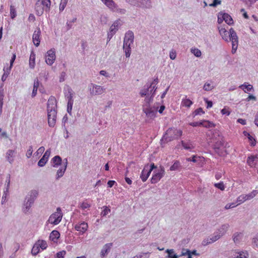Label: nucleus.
<instances>
[{
  "mask_svg": "<svg viewBox=\"0 0 258 258\" xmlns=\"http://www.w3.org/2000/svg\"><path fill=\"white\" fill-rule=\"evenodd\" d=\"M219 32L221 36L222 39L225 41H229L232 42V53H235L238 45V38L235 30L231 28L228 31L226 28L223 26H218Z\"/></svg>",
  "mask_w": 258,
  "mask_h": 258,
  "instance_id": "f257e3e1",
  "label": "nucleus"
},
{
  "mask_svg": "<svg viewBox=\"0 0 258 258\" xmlns=\"http://www.w3.org/2000/svg\"><path fill=\"white\" fill-rule=\"evenodd\" d=\"M182 135L181 130L175 127L169 128L163 136V140L166 142H171L174 140L178 139Z\"/></svg>",
  "mask_w": 258,
  "mask_h": 258,
  "instance_id": "f03ea898",
  "label": "nucleus"
},
{
  "mask_svg": "<svg viewBox=\"0 0 258 258\" xmlns=\"http://www.w3.org/2000/svg\"><path fill=\"white\" fill-rule=\"evenodd\" d=\"M165 175V169L164 167L160 166L159 168L153 172L152 177L151 179V183H157Z\"/></svg>",
  "mask_w": 258,
  "mask_h": 258,
  "instance_id": "7ed1b4c3",
  "label": "nucleus"
},
{
  "mask_svg": "<svg viewBox=\"0 0 258 258\" xmlns=\"http://www.w3.org/2000/svg\"><path fill=\"white\" fill-rule=\"evenodd\" d=\"M62 214L60 208H57L56 212L52 214L49 218L48 221L51 224L57 225L61 221Z\"/></svg>",
  "mask_w": 258,
  "mask_h": 258,
  "instance_id": "20e7f679",
  "label": "nucleus"
},
{
  "mask_svg": "<svg viewBox=\"0 0 258 258\" xmlns=\"http://www.w3.org/2000/svg\"><path fill=\"white\" fill-rule=\"evenodd\" d=\"M219 231L220 232L219 234H216L213 236L212 237L208 238L207 239H204L202 242V244L204 246L207 245L209 244L212 243L219 239L225 232V229L221 227L219 229Z\"/></svg>",
  "mask_w": 258,
  "mask_h": 258,
  "instance_id": "39448f33",
  "label": "nucleus"
},
{
  "mask_svg": "<svg viewBox=\"0 0 258 258\" xmlns=\"http://www.w3.org/2000/svg\"><path fill=\"white\" fill-rule=\"evenodd\" d=\"M38 195V192L36 190H32L30 192L29 198H27V202L25 204L24 212L26 213L29 210L31 205L33 203L35 198Z\"/></svg>",
  "mask_w": 258,
  "mask_h": 258,
  "instance_id": "423d86ee",
  "label": "nucleus"
},
{
  "mask_svg": "<svg viewBox=\"0 0 258 258\" xmlns=\"http://www.w3.org/2000/svg\"><path fill=\"white\" fill-rule=\"evenodd\" d=\"M56 110L47 111L48 123L49 126L53 127L56 123Z\"/></svg>",
  "mask_w": 258,
  "mask_h": 258,
  "instance_id": "0eeeda50",
  "label": "nucleus"
},
{
  "mask_svg": "<svg viewBox=\"0 0 258 258\" xmlns=\"http://www.w3.org/2000/svg\"><path fill=\"white\" fill-rule=\"evenodd\" d=\"M134 39V35L133 32L128 31L125 34L123 41V47L125 48L126 46H131L133 44Z\"/></svg>",
  "mask_w": 258,
  "mask_h": 258,
  "instance_id": "6e6552de",
  "label": "nucleus"
},
{
  "mask_svg": "<svg viewBox=\"0 0 258 258\" xmlns=\"http://www.w3.org/2000/svg\"><path fill=\"white\" fill-rule=\"evenodd\" d=\"M247 164L251 168H255L258 173V155H251L248 157Z\"/></svg>",
  "mask_w": 258,
  "mask_h": 258,
  "instance_id": "1a4fd4ad",
  "label": "nucleus"
},
{
  "mask_svg": "<svg viewBox=\"0 0 258 258\" xmlns=\"http://www.w3.org/2000/svg\"><path fill=\"white\" fill-rule=\"evenodd\" d=\"M55 59V52L54 48L49 50L46 55L45 62L48 65H52Z\"/></svg>",
  "mask_w": 258,
  "mask_h": 258,
  "instance_id": "9d476101",
  "label": "nucleus"
},
{
  "mask_svg": "<svg viewBox=\"0 0 258 258\" xmlns=\"http://www.w3.org/2000/svg\"><path fill=\"white\" fill-rule=\"evenodd\" d=\"M157 83H158V79H155L153 81V82L151 83V85L149 87L148 86L147 88L142 89L140 91V94L141 96L142 97H144L146 95L148 94L150 88H152V90H151V91H150L151 93L152 92V91L153 90H154V91H155V90L156 89V86L157 84Z\"/></svg>",
  "mask_w": 258,
  "mask_h": 258,
  "instance_id": "9b49d317",
  "label": "nucleus"
},
{
  "mask_svg": "<svg viewBox=\"0 0 258 258\" xmlns=\"http://www.w3.org/2000/svg\"><path fill=\"white\" fill-rule=\"evenodd\" d=\"M92 88H90V93L93 95H101L105 91V89L101 86L95 84H92Z\"/></svg>",
  "mask_w": 258,
  "mask_h": 258,
  "instance_id": "f8f14e48",
  "label": "nucleus"
},
{
  "mask_svg": "<svg viewBox=\"0 0 258 258\" xmlns=\"http://www.w3.org/2000/svg\"><path fill=\"white\" fill-rule=\"evenodd\" d=\"M40 35H41V31L39 28H37L36 30L34 31L33 36H32V40L34 44L36 46H38L40 44Z\"/></svg>",
  "mask_w": 258,
  "mask_h": 258,
  "instance_id": "ddd939ff",
  "label": "nucleus"
},
{
  "mask_svg": "<svg viewBox=\"0 0 258 258\" xmlns=\"http://www.w3.org/2000/svg\"><path fill=\"white\" fill-rule=\"evenodd\" d=\"M51 152L50 149L47 150L44 153L43 157L40 159L38 162V165L40 167L44 166L47 162L50 156Z\"/></svg>",
  "mask_w": 258,
  "mask_h": 258,
  "instance_id": "4468645a",
  "label": "nucleus"
},
{
  "mask_svg": "<svg viewBox=\"0 0 258 258\" xmlns=\"http://www.w3.org/2000/svg\"><path fill=\"white\" fill-rule=\"evenodd\" d=\"M143 111L146 114V116L150 119H153L157 113V111L150 107H147L143 108Z\"/></svg>",
  "mask_w": 258,
  "mask_h": 258,
  "instance_id": "2eb2a0df",
  "label": "nucleus"
},
{
  "mask_svg": "<svg viewBox=\"0 0 258 258\" xmlns=\"http://www.w3.org/2000/svg\"><path fill=\"white\" fill-rule=\"evenodd\" d=\"M56 110V100L52 96H50L47 101V111Z\"/></svg>",
  "mask_w": 258,
  "mask_h": 258,
  "instance_id": "dca6fc26",
  "label": "nucleus"
},
{
  "mask_svg": "<svg viewBox=\"0 0 258 258\" xmlns=\"http://www.w3.org/2000/svg\"><path fill=\"white\" fill-rule=\"evenodd\" d=\"M119 24V22L117 21L114 22V23L111 26L110 28V31L108 34V38H109V40H110L112 36L115 33L116 31L117 30Z\"/></svg>",
  "mask_w": 258,
  "mask_h": 258,
  "instance_id": "f3484780",
  "label": "nucleus"
},
{
  "mask_svg": "<svg viewBox=\"0 0 258 258\" xmlns=\"http://www.w3.org/2000/svg\"><path fill=\"white\" fill-rule=\"evenodd\" d=\"M112 246V243H107L103 246L100 252V255L102 257H104L108 254V253L110 251Z\"/></svg>",
  "mask_w": 258,
  "mask_h": 258,
  "instance_id": "a211bd4d",
  "label": "nucleus"
},
{
  "mask_svg": "<svg viewBox=\"0 0 258 258\" xmlns=\"http://www.w3.org/2000/svg\"><path fill=\"white\" fill-rule=\"evenodd\" d=\"M151 172H150L148 170V165H146L143 170L142 171L141 174L140 175V178L143 182H145L149 176H150Z\"/></svg>",
  "mask_w": 258,
  "mask_h": 258,
  "instance_id": "6ab92c4d",
  "label": "nucleus"
},
{
  "mask_svg": "<svg viewBox=\"0 0 258 258\" xmlns=\"http://www.w3.org/2000/svg\"><path fill=\"white\" fill-rule=\"evenodd\" d=\"M102 2L111 11H115L117 9V6L113 0H101Z\"/></svg>",
  "mask_w": 258,
  "mask_h": 258,
  "instance_id": "aec40b11",
  "label": "nucleus"
},
{
  "mask_svg": "<svg viewBox=\"0 0 258 258\" xmlns=\"http://www.w3.org/2000/svg\"><path fill=\"white\" fill-rule=\"evenodd\" d=\"M16 153V151L13 150H9L7 152L6 158L10 163L12 164L14 162Z\"/></svg>",
  "mask_w": 258,
  "mask_h": 258,
  "instance_id": "412c9836",
  "label": "nucleus"
},
{
  "mask_svg": "<svg viewBox=\"0 0 258 258\" xmlns=\"http://www.w3.org/2000/svg\"><path fill=\"white\" fill-rule=\"evenodd\" d=\"M239 87L246 93H248L251 91H253V86L251 85L248 84L247 83H244L239 86Z\"/></svg>",
  "mask_w": 258,
  "mask_h": 258,
  "instance_id": "4be33fe9",
  "label": "nucleus"
},
{
  "mask_svg": "<svg viewBox=\"0 0 258 258\" xmlns=\"http://www.w3.org/2000/svg\"><path fill=\"white\" fill-rule=\"evenodd\" d=\"M181 143L182 146L183 147L184 149L191 150L195 148V146H194L192 142H191L190 141H181Z\"/></svg>",
  "mask_w": 258,
  "mask_h": 258,
  "instance_id": "5701e85b",
  "label": "nucleus"
},
{
  "mask_svg": "<svg viewBox=\"0 0 258 258\" xmlns=\"http://www.w3.org/2000/svg\"><path fill=\"white\" fill-rule=\"evenodd\" d=\"M40 5L43 6V8L46 12H49L50 10L51 1L50 0H41L40 3Z\"/></svg>",
  "mask_w": 258,
  "mask_h": 258,
  "instance_id": "b1692460",
  "label": "nucleus"
},
{
  "mask_svg": "<svg viewBox=\"0 0 258 258\" xmlns=\"http://www.w3.org/2000/svg\"><path fill=\"white\" fill-rule=\"evenodd\" d=\"M61 158L59 156H55L51 159L52 165L53 167H58L61 164Z\"/></svg>",
  "mask_w": 258,
  "mask_h": 258,
  "instance_id": "393cba45",
  "label": "nucleus"
},
{
  "mask_svg": "<svg viewBox=\"0 0 258 258\" xmlns=\"http://www.w3.org/2000/svg\"><path fill=\"white\" fill-rule=\"evenodd\" d=\"M243 235L242 233H235L233 236V240L235 244H238L242 240Z\"/></svg>",
  "mask_w": 258,
  "mask_h": 258,
  "instance_id": "a878e982",
  "label": "nucleus"
},
{
  "mask_svg": "<svg viewBox=\"0 0 258 258\" xmlns=\"http://www.w3.org/2000/svg\"><path fill=\"white\" fill-rule=\"evenodd\" d=\"M36 14L38 16H41L44 11V9L41 6L40 1H38L35 4Z\"/></svg>",
  "mask_w": 258,
  "mask_h": 258,
  "instance_id": "bb28decb",
  "label": "nucleus"
},
{
  "mask_svg": "<svg viewBox=\"0 0 258 258\" xmlns=\"http://www.w3.org/2000/svg\"><path fill=\"white\" fill-rule=\"evenodd\" d=\"M35 66V53L32 51L29 58V67L31 69H34Z\"/></svg>",
  "mask_w": 258,
  "mask_h": 258,
  "instance_id": "cd10ccee",
  "label": "nucleus"
},
{
  "mask_svg": "<svg viewBox=\"0 0 258 258\" xmlns=\"http://www.w3.org/2000/svg\"><path fill=\"white\" fill-rule=\"evenodd\" d=\"M139 3L137 4L138 7L143 8H149L151 2L150 0H137Z\"/></svg>",
  "mask_w": 258,
  "mask_h": 258,
  "instance_id": "c85d7f7f",
  "label": "nucleus"
},
{
  "mask_svg": "<svg viewBox=\"0 0 258 258\" xmlns=\"http://www.w3.org/2000/svg\"><path fill=\"white\" fill-rule=\"evenodd\" d=\"M192 104V101L189 99L187 98L186 96L185 98L182 99L181 106L189 108Z\"/></svg>",
  "mask_w": 258,
  "mask_h": 258,
  "instance_id": "c756f323",
  "label": "nucleus"
},
{
  "mask_svg": "<svg viewBox=\"0 0 258 258\" xmlns=\"http://www.w3.org/2000/svg\"><path fill=\"white\" fill-rule=\"evenodd\" d=\"M243 134L245 136L247 137L249 140L250 145L251 146H255L256 145V141L255 139L251 136L249 133L244 131L243 132Z\"/></svg>",
  "mask_w": 258,
  "mask_h": 258,
  "instance_id": "7c9ffc66",
  "label": "nucleus"
},
{
  "mask_svg": "<svg viewBox=\"0 0 258 258\" xmlns=\"http://www.w3.org/2000/svg\"><path fill=\"white\" fill-rule=\"evenodd\" d=\"M223 16H224V18H223V19H224V21L228 25H231L233 24V20L232 19L231 16L229 15L228 14L224 13V14H223Z\"/></svg>",
  "mask_w": 258,
  "mask_h": 258,
  "instance_id": "2f4dec72",
  "label": "nucleus"
},
{
  "mask_svg": "<svg viewBox=\"0 0 258 258\" xmlns=\"http://www.w3.org/2000/svg\"><path fill=\"white\" fill-rule=\"evenodd\" d=\"M201 126H203L206 128L214 127L215 126V124L209 120H203L201 121Z\"/></svg>",
  "mask_w": 258,
  "mask_h": 258,
  "instance_id": "473e14b6",
  "label": "nucleus"
},
{
  "mask_svg": "<svg viewBox=\"0 0 258 258\" xmlns=\"http://www.w3.org/2000/svg\"><path fill=\"white\" fill-rule=\"evenodd\" d=\"M59 233L56 230H53L50 234V239L55 242L59 237Z\"/></svg>",
  "mask_w": 258,
  "mask_h": 258,
  "instance_id": "72a5a7b5",
  "label": "nucleus"
},
{
  "mask_svg": "<svg viewBox=\"0 0 258 258\" xmlns=\"http://www.w3.org/2000/svg\"><path fill=\"white\" fill-rule=\"evenodd\" d=\"M40 248H41L36 241L35 243L34 244L32 250H31V253L33 255H36L40 252Z\"/></svg>",
  "mask_w": 258,
  "mask_h": 258,
  "instance_id": "f704fd0d",
  "label": "nucleus"
},
{
  "mask_svg": "<svg viewBox=\"0 0 258 258\" xmlns=\"http://www.w3.org/2000/svg\"><path fill=\"white\" fill-rule=\"evenodd\" d=\"M40 248H41L36 241L35 243L34 244L32 250H31V253L33 255H36L40 252Z\"/></svg>",
  "mask_w": 258,
  "mask_h": 258,
  "instance_id": "c9c22d12",
  "label": "nucleus"
},
{
  "mask_svg": "<svg viewBox=\"0 0 258 258\" xmlns=\"http://www.w3.org/2000/svg\"><path fill=\"white\" fill-rule=\"evenodd\" d=\"M39 85V82L38 79H36L34 81L33 89V91H32V97H34L36 96Z\"/></svg>",
  "mask_w": 258,
  "mask_h": 258,
  "instance_id": "e433bc0d",
  "label": "nucleus"
},
{
  "mask_svg": "<svg viewBox=\"0 0 258 258\" xmlns=\"http://www.w3.org/2000/svg\"><path fill=\"white\" fill-rule=\"evenodd\" d=\"M67 163L66 162L63 167H61L57 170L56 179H58L63 176L67 168Z\"/></svg>",
  "mask_w": 258,
  "mask_h": 258,
  "instance_id": "4c0bfd02",
  "label": "nucleus"
},
{
  "mask_svg": "<svg viewBox=\"0 0 258 258\" xmlns=\"http://www.w3.org/2000/svg\"><path fill=\"white\" fill-rule=\"evenodd\" d=\"M4 98V91L3 88H0V112H2L3 106V100Z\"/></svg>",
  "mask_w": 258,
  "mask_h": 258,
  "instance_id": "58836bf2",
  "label": "nucleus"
},
{
  "mask_svg": "<svg viewBox=\"0 0 258 258\" xmlns=\"http://www.w3.org/2000/svg\"><path fill=\"white\" fill-rule=\"evenodd\" d=\"M248 256L249 253L247 250H238V258H247Z\"/></svg>",
  "mask_w": 258,
  "mask_h": 258,
  "instance_id": "ea45409f",
  "label": "nucleus"
},
{
  "mask_svg": "<svg viewBox=\"0 0 258 258\" xmlns=\"http://www.w3.org/2000/svg\"><path fill=\"white\" fill-rule=\"evenodd\" d=\"M258 194V191L256 190H252L250 193L245 195L246 197V201L249 200L253 198L257 194Z\"/></svg>",
  "mask_w": 258,
  "mask_h": 258,
  "instance_id": "a19ab883",
  "label": "nucleus"
},
{
  "mask_svg": "<svg viewBox=\"0 0 258 258\" xmlns=\"http://www.w3.org/2000/svg\"><path fill=\"white\" fill-rule=\"evenodd\" d=\"M37 242L42 250L45 249L47 248V244L46 241L43 240H38Z\"/></svg>",
  "mask_w": 258,
  "mask_h": 258,
  "instance_id": "79ce46f5",
  "label": "nucleus"
},
{
  "mask_svg": "<svg viewBox=\"0 0 258 258\" xmlns=\"http://www.w3.org/2000/svg\"><path fill=\"white\" fill-rule=\"evenodd\" d=\"M180 167V162L179 161L176 160L175 161L173 164L170 167V171H175L177 170L179 167Z\"/></svg>",
  "mask_w": 258,
  "mask_h": 258,
  "instance_id": "37998d69",
  "label": "nucleus"
},
{
  "mask_svg": "<svg viewBox=\"0 0 258 258\" xmlns=\"http://www.w3.org/2000/svg\"><path fill=\"white\" fill-rule=\"evenodd\" d=\"M10 16L12 19H14L17 16L16 8L13 5L10 6Z\"/></svg>",
  "mask_w": 258,
  "mask_h": 258,
  "instance_id": "c03bdc74",
  "label": "nucleus"
},
{
  "mask_svg": "<svg viewBox=\"0 0 258 258\" xmlns=\"http://www.w3.org/2000/svg\"><path fill=\"white\" fill-rule=\"evenodd\" d=\"M246 201V199L245 195H241L237 198L236 203H237V205H240Z\"/></svg>",
  "mask_w": 258,
  "mask_h": 258,
  "instance_id": "a18cd8bd",
  "label": "nucleus"
},
{
  "mask_svg": "<svg viewBox=\"0 0 258 258\" xmlns=\"http://www.w3.org/2000/svg\"><path fill=\"white\" fill-rule=\"evenodd\" d=\"M214 186L222 191L225 190V186L223 181H220L219 183H216L214 184Z\"/></svg>",
  "mask_w": 258,
  "mask_h": 258,
  "instance_id": "49530a36",
  "label": "nucleus"
},
{
  "mask_svg": "<svg viewBox=\"0 0 258 258\" xmlns=\"http://www.w3.org/2000/svg\"><path fill=\"white\" fill-rule=\"evenodd\" d=\"M191 52L193 53L197 57H200L201 55V51L200 49L196 48H191Z\"/></svg>",
  "mask_w": 258,
  "mask_h": 258,
  "instance_id": "de8ad7c7",
  "label": "nucleus"
},
{
  "mask_svg": "<svg viewBox=\"0 0 258 258\" xmlns=\"http://www.w3.org/2000/svg\"><path fill=\"white\" fill-rule=\"evenodd\" d=\"M252 246L255 248H258V234L252 239Z\"/></svg>",
  "mask_w": 258,
  "mask_h": 258,
  "instance_id": "09e8293b",
  "label": "nucleus"
},
{
  "mask_svg": "<svg viewBox=\"0 0 258 258\" xmlns=\"http://www.w3.org/2000/svg\"><path fill=\"white\" fill-rule=\"evenodd\" d=\"M166 252L168 253V257L169 258H178V256L174 254L173 249H167Z\"/></svg>",
  "mask_w": 258,
  "mask_h": 258,
  "instance_id": "8fccbe9b",
  "label": "nucleus"
},
{
  "mask_svg": "<svg viewBox=\"0 0 258 258\" xmlns=\"http://www.w3.org/2000/svg\"><path fill=\"white\" fill-rule=\"evenodd\" d=\"M65 96L67 98L68 101L73 100V93L72 92V90L71 89H69L68 92L66 94Z\"/></svg>",
  "mask_w": 258,
  "mask_h": 258,
  "instance_id": "3c124183",
  "label": "nucleus"
},
{
  "mask_svg": "<svg viewBox=\"0 0 258 258\" xmlns=\"http://www.w3.org/2000/svg\"><path fill=\"white\" fill-rule=\"evenodd\" d=\"M238 250H232L229 253V256L231 258H238Z\"/></svg>",
  "mask_w": 258,
  "mask_h": 258,
  "instance_id": "603ef678",
  "label": "nucleus"
},
{
  "mask_svg": "<svg viewBox=\"0 0 258 258\" xmlns=\"http://www.w3.org/2000/svg\"><path fill=\"white\" fill-rule=\"evenodd\" d=\"M68 0H61L60 3L59 4V10L62 11L65 8Z\"/></svg>",
  "mask_w": 258,
  "mask_h": 258,
  "instance_id": "864d4df0",
  "label": "nucleus"
},
{
  "mask_svg": "<svg viewBox=\"0 0 258 258\" xmlns=\"http://www.w3.org/2000/svg\"><path fill=\"white\" fill-rule=\"evenodd\" d=\"M221 112L223 115L226 114V115L229 116L230 114L231 111H230L229 107H224V108L221 110Z\"/></svg>",
  "mask_w": 258,
  "mask_h": 258,
  "instance_id": "5fc2aeb1",
  "label": "nucleus"
},
{
  "mask_svg": "<svg viewBox=\"0 0 258 258\" xmlns=\"http://www.w3.org/2000/svg\"><path fill=\"white\" fill-rule=\"evenodd\" d=\"M213 86L209 83H206L204 85L203 89L205 91H211L213 89Z\"/></svg>",
  "mask_w": 258,
  "mask_h": 258,
  "instance_id": "6e6d98bb",
  "label": "nucleus"
},
{
  "mask_svg": "<svg viewBox=\"0 0 258 258\" xmlns=\"http://www.w3.org/2000/svg\"><path fill=\"white\" fill-rule=\"evenodd\" d=\"M103 210L102 211L101 215L103 216H105L108 214L110 212V209L106 206L103 207Z\"/></svg>",
  "mask_w": 258,
  "mask_h": 258,
  "instance_id": "4d7b16f0",
  "label": "nucleus"
},
{
  "mask_svg": "<svg viewBox=\"0 0 258 258\" xmlns=\"http://www.w3.org/2000/svg\"><path fill=\"white\" fill-rule=\"evenodd\" d=\"M74 100H70L68 101L67 110L68 113H70L72 111Z\"/></svg>",
  "mask_w": 258,
  "mask_h": 258,
  "instance_id": "13d9d810",
  "label": "nucleus"
},
{
  "mask_svg": "<svg viewBox=\"0 0 258 258\" xmlns=\"http://www.w3.org/2000/svg\"><path fill=\"white\" fill-rule=\"evenodd\" d=\"M223 14H224V13L220 12L218 13V23L219 24H221L222 23L223 21H224V19H223L224 18V16H223Z\"/></svg>",
  "mask_w": 258,
  "mask_h": 258,
  "instance_id": "bf43d9fd",
  "label": "nucleus"
},
{
  "mask_svg": "<svg viewBox=\"0 0 258 258\" xmlns=\"http://www.w3.org/2000/svg\"><path fill=\"white\" fill-rule=\"evenodd\" d=\"M90 207V204L86 201L82 202L80 206V208L83 210L88 209Z\"/></svg>",
  "mask_w": 258,
  "mask_h": 258,
  "instance_id": "052dcab7",
  "label": "nucleus"
},
{
  "mask_svg": "<svg viewBox=\"0 0 258 258\" xmlns=\"http://www.w3.org/2000/svg\"><path fill=\"white\" fill-rule=\"evenodd\" d=\"M238 205H237V204H236V203H230V204H227L225 206V209L226 210H228V209H229L231 208H234V207L237 206Z\"/></svg>",
  "mask_w": 258,
  "mask_h": 258,
  "instance_id": "680f3d73",
  "label": "nucleus"
},
{
  "mask_svg": "<svg viewBox=\"0 0 258 258\" xmlns=\"http://www.w3.org/2000/svg\"><path fill=\"white\" fill-rule=\"evenodd\" d=\"M125 53V56L126 57H129L131 55V48L130 46H126L125 48H123Z\"/></svg>",
  "mask_w": 258,
  "mask_h": 258,
  "instance_id": "e2e57ef3",
  "label": "nucleus"
},
{
  "mask_svg": "<svg viewBox=\"0 0 258 258\" xmlns=\"http://www.w3.org/2000/svg\"><path fill=\"white\" fill-rule=\"evenodd\" d=\"M88 227H75L76 230L80 231L82 233H84L87 230Z\"/></svg>",
  "mask_w": 258,
  "mask_h": 258,
  "instance_id": "0e129e2a",
  "label": "nucleus"
},
{
  "mask_svg": "<svg viewBox=\"0 0 258 258\" xmlns=\"http://www.w3.org/2000/svg\"><path fill=\"white\" fill-rule=\"evenodd\" d=\"M224 172L220 171V172H217L215 173V177L216 180H219L220 178H222V175L224 174Z\"/></svg>",
  "mask_w": 258,
  "mask_h": 258,
  "instance_id": "69168bd1",
  "label": "nucleus"
},
{
  "mask_svg": "<svg viewBox=\"0 0 258 258\" xmlns=\"http://www.w3.org/2000/svg\"><path fill=\"white\" fill-rule=\"evenodd\" d=\"M33 153V150H32V147L30 146L29 149L27 150V152L26 153V156L27 158H29L32 154Z\"/></svg>",
  "mask_w": 258,
  "mask_h": 258,
  "instance_id": "338daca9",
  "label": "nucleus"
},
{
  "mask_svg": "<svg viewBox=\"0 0 258 258\" xmlns=\"http://www.w3.org/2000/svg\"><path fill=\"white\" fill-rule=\"evenodd\" d=\"M204 113H205V112L203 111V110L202 108H199L197 109L194 112L195 115L200 114L201 113L203 114Z\"/></svg>",
  "mask_w": 258,
  "mask_h": 258,
  "instance_id": "774afa93",
  "label": "nucleus"
}]
</instances>
